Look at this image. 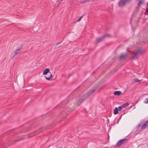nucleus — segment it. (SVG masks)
<instances>
[{"label": "nucleus", "mask_w": 148, "mask_h": 148, "mask_svg": "<svg viewBox=\"0 0 148 148\" xmlns=\"http://www.w3.org/2000/svg\"><path fill=\"white\" fill-rule=\"evenodd\" d=\"M148 124V121H141L139 124H138V127H141L142 129H145L146 128V126Z\"/></svg>", "instance_id": "7ed1b4c3"}, {"label": "nucleus", "mask_w": 148, "mask_h": 148, "mask_svg": "<svg viewBox=\"0 0 148 148\" xmlns=\"http://www.w3.org/2000/svg\"><path fill=\"white\" fill-rule=\"evenodd\" d=\"M144 0H137V1L138 2V4H143L144 3Z\"/></svg>", "instance_id": "4468645a"}, {"label": "nucleus", "mask_w": 148, "mask_h": 148, "mask_svg": "<svg viewBox=\"0 0 148 148\" xmlns=\"http://www.w3.org/2000/svg\"><path fill=\"white\" fill-rule=\"evenodd\" d=\"M129 105V103H125L124 104L119 106L118 108L119 110L120 111L122 109L126 107L127 106Z\"/></svg>", "instance_id": "6e6552de"}, {"label": "nucleus", "mask_w": 148, "mask_h": 148, "mask_svg": "<svg viewBox=\"0 0 148 148\" xmlns=\"http://www.w3.org/2000/svg\"><path fill=\"white\" fill-rule=\"evenodd\" d=\"M45 78L46 79L49 81H50L51 80V79L49 77H46V76H45Z\"/></svg>", "instance_id": "6ab92c4d"}, {"label": "nucleus", "mask_w": 148, "mask_h": 148, "mask_svg": "<svg viewBox=\"0 0 148 148\" xmlns=\"http://www.w3.org/2000/svg\"><path fill=\"white\" fill-rule=\"evenodd\" d=\"M134 80L135 82H140V80H139L138 79H137V78H136V79H134Z\"/></svg>", "instance_id": "a211bd4d"}, {"label": "nucleus", "mask_w": 148, "mask_h": 148, "mask_svg": "<svg viewBox=\"0 0 148 148\" xmlns=\"http://www.w3.org/2000/svg\"><path fill=\"white\" fill-rule=\"evenodd\" d=\"M22 47V45H21L15 51V53L13 54H12V58H13L16 55H17L19 52V51Z\"/></svg>", "instance_id": "0eeeda50"}, {"label": "nucleus", "mask_w": 148, "mask_h": 148, "mask_svg": "<svg viewBox=\"0 0 148 148\" xmlns=\"http://www.w3.org/2000/svg\"><path fill=\"white\" fill-rule=\"evenodd\" d=\"M50 71V70L49 68H47L44 70L43 71V74L44 75H47Z\"/></svg>", "instance_id": "9d476101"}, {"label": "nucleus", "mask_w": 148, "mask_h": 148, "mask_svg": "<svg viewBox=\"0 0 148 148\" xmlns=\"http://www.w3.org/2000/svg\"><path fill=\"white\" fill-rule=\"evenodd\" d=\"M82 17H83V16H81L80 17V18L77 21L78 22V21H80L81 20V19H82Z\"/></svg>", "instance_id": "aec40b11"}, {"label": "nucleus", "mask_w": 148, "mask_h": 148, "mask_svg": "<svg viewBox=\"0 0 148 148\" xmlns=\"http://www.w3.org/2000/svg\"><path fill=\"white\" fill-rule=\"evenodd\" d=\"M105 36H102L99 38H97L96 41L95 43H98L100 42V41L102 40L105 38Z\"/></svg>", "instance_id": "1a4fd4ad"}, {"label": "nucleus", "mask_w": 148, "mask_h": 148, "mask_svg": "<svg viewBox=\"0 0 148 148\" xmlns=\"http://www.w3.org/2000/svg\"><path fill=\"white\" fill-rule=\"evenodd\" d=\"M144 103H148V98L146 99L145 101H144Z\"/></svg>", "instance_id": "dca6fc26"}, {"label": "nucleus", "mask_w": 148, "mask_h": 148, "mask_svg": "<svg viewBox=\"0 0 148 148\" xmlns=\"http://www.w3.org/2000/svg\"><path fill=\"white\" fill-rule=\"evenodd\" d=\"M90 0H80L81 3H85L87 1H88Z\"/></svg>", "instance_id": "2eb2a0df"}, {"label": "nucleus", "mask_w": 148, "mask_h": 148, "mask_svg": "<svg viewBox=\"0 0 148 148\" xmlns=\"http://www.w3.org/2000/svg\"><path fill=\"white\" fill-rule=\"evenodd\" d=\"M74 108H71V107H69V109H70L71 110H73L74 109Z\"/></svg>", "instance_id": "4be33fe9"}, {"label": "nucleus", "mask_w": 148, "mask_h": 148, "mask_svg": "<svg viewBox=\"0 0 148 148\" xmlns=\"http://www.w3.org/2000/svg\"><path fill=\"white\" fill-rule=\"evenodd\" d=\"M53 77V76L51 74L50 75L49 77L51 79H52V78Z\"/></svg>", "instance_id": "412c9836"}, {"label": "nucleus", "mask_w": 148, "mask_h": 148, "mask_svg": "<svg viewBox=\"0 0 148 148\" xmlns=\"http://www.w3.org/2000/svg\"><path fill=\"white\" fill-rule=\"evenodd\" d=\"M140 4H138L137 6L136 7V8L134 12L133 13V14L132 16V17H135L136 16V14L138 12L139 9L140 7Z\"/></svg>", "instance_id": "423d86ee"}, {"label": "nucleus", "mask_w": 148, "mask_h": 148, "mask_svg": "<svg viewBox=\"0 0 148 148\" xmlns=\"http://www.w3.org/2000/svg\"><path fill=\"white\" fill-rule=\"evenodd\" d=\"M130 0H120L119 3V7H122L126 4L129 3Z\"/></svg>", "instance_id": "20e7f679"}, {"label": "nucleus", "mask_w": 148, "mask_h": 148, "mask_svg": "<svg viewBox=\"0 0 148 148\" xmlns=\"http://www.w3.org/2000/svg\"><path fill=\"white\" fill-rule=\"evenodd\" d=\"M143 53L142 50L139 49L137 50L135 52H134L132 54V58L133 59H135L137 58L138 57Z\"/></svg>", "instance_id": "f03ea898"}, {"label": "nucleus", "mask_w": 148, "mask_h": 148, "mask_svg": "<svg viewBox=\"0 0 148 148\" xmlns=\"http://www.w3.org/2000/svg\"><path fill=\"white\" fill-rule=\"evenodd\" d=\"M145 14L148 15V7L146 8V11L145 12Z\"/></svg>", "instance_id": "f3484780"}, {"label": "nucleus", "mask_w": 148, "mask_h": 148, "mask_svg": "<svg viewBox=\"0 0 148 148\" xmlns=\"http://www.w3.org/2000/svg\"><path fill=\"white\" fill-rule=\"evenodd\" d=\"M143 13H144L143 12H142V13H141V14H143Z\"/></svg>", "instance_id": "5701e85b"}, {"label": "nucleus", "mask_w": 148, "mask_h": 148, "mask_svg": "<svg viewBox=\"0 0 148 148\" xmlns=\"http://www.w3.org/2000/svg\"><path fill=\"white\" fill-rule=\"evenodd\" d=\"M118 109L117 108H115L114 110V114H116L118 113Z\"/></svg>", "instance_id": "ddd939ff"}, {"label": "nucleus", "mask_w": 148, "mask_h": 148, "mask_svg": "<svg viewBox=\"0 0 148 148\" xmlns=\"http://www.w3.org/2000/svg\"><path fill=\"white\" fill-rule=\"evenodd\" d=\"M96 89V88H94L91 89L85 95H84L83 97L80 96L78 101L75 103V106H79L86 98H87Z\"/></svg>", "instance_id": "f257e3e1"}, {"label": "nucleus", "mask_w": 148, "mask_h": 148, "mask_svg": "<svg viewBox=\"0 0 148 148\" xmlns=\"http://www.w3.org/2000/svg\"><path fill=\"white\" fill-rule=\"evenodd\" d=\"M121 93V92L120 91H116L114 92V94L115 95L119 96Z\"/></svg>", "instance_id": "f8f14e48"}, {"label": "nucleus", "mask_w": 148, "mask_h": 148, "mask_svg": "<svg viewBox=\"0 0 148 148\" xmlns=\"http://www.w3.org/2000/svg\"><path fill=\"white\" fill-rule=\"evenodd\" d=\"M127 53H123L121 54L119 57V58L121 59H123L125 58L127 56Z\"/></svg>", "instance_id": "9b49d317"}, {"label": "nucleus", "mask_w": 148, "mask_h": 148, "mask_svg": "<svg viewBox=\"0 0 148 148\" xmlns=\"http://www.w3.org/2000/svg\"><path fill=\"white\" fill-rule=\"evenodd\" d=\"M127 140V139L125 138L120 140L117 143L116 145L118 146H120L123 144Z\"/></svg>", "instance_id": "39448f33"}]
</instances>
